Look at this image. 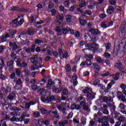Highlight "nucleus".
<instances>
[{"instance_id": "nucleus-8", "label": "nucleus", "mask_w": 126, "mask_h": 126, "mask_svg": "<svg viewBox=\"0 0 126 126\" xmlns=\"http://www.w3.org/2000/svg\"><path fill=\"white\" fill-rule=\"evenodd\" d=\"M117 98L120 101H122L123 103H125V100H126V96L124 95V94L121 92H118L117 93Z\"/></svg>"}, {"instance_id": "nucleus-48", "label": "nucleus", "mask_w": 126, "mask_h": 126, "mask_svg": "<svg viewBox=\"0 0 126 126\" xmlns=\"http://www.w3.org/2000/svg\"><path fill=\"white\" fill-rule=\"evenodd\" d=\"M16 74L17 76H20L21 74V71L19 68H16Z\"/></svg>"}, {"instance_id": "nucleus-19", "label": "nucleus", "mask_w": 126, "mask_h": 126, "mask_svg": "<svg viewBox=\"0 0 126 126\" xmlns=\"http://www.w3.org/2000/svg\"><path fill=\"white\" fill-rule=\"evenodd\" d=\"M95 59L96 60V62L100 64H103L104 63H105V61L102 59L101 57H97L95 58Z\"/></svg>"}, {"instance_id": "nucleus-12", "label": "nucleus", "mask_w": 126, "mask_h": 126, "mask_svg": "<svg viewBox=\"0 0 126 126\" xmlns=\"http://www.w3.org/2000/svg\"><path fill=\"white\" fill-rule=\"evenodd\" d=\"M15 97V92H12L7 97V101H12Z\"/></svg>"}, {"instance_id": "nucleus-33", "label": "nucleus", "mask_w": 126, "mask_h": 126, "mask_svg": "<svg viewBox=\"0 0 126 126\" xmlns=\"http://www.w3.org/2000/svg\"><path fill=\"white\" fill-rule=\"evenodd\" d=\"M67 58H68V53H67V51H64L63 54L62 59H67Z\"/></svg>"}, {"instance_id": "nucleus-37", "label": "nucleus", "mask_w": 126, "mask_h": 126, "mask_svg": "<svg viewBox=\"0 0 126 126\" xmlns=\"http://www.w3.org/2000/svg\"><path fill=\"white\" fill-rule=\"evenodd\" d=\"M117 68L119 69V70L123 71L124 70V67H123V65H122V63H117Z\"/></svg>"}, {"instance_id": "nucleus-63", "label": "nucleus", "mask_w": 126, "mask_h": 126, "mask_svg": "<svg viewBox=\"0 0 126 126\" xmlns=\"http://www.w3.org/2000/svg\"><path fill=\"white\" fill-rule=\"evenodd\" d=\"M26 66H27V63L25 61L22 62L21 67H26Z\"/></svg>"}, {"instance_id": "nucleus-7", "label": "nucleus", "mask_w": 126, "mask_h": 126, "mask_svg": "<svg viewBox=\"0 0 126 126\" xmlns=\"http://www.w3.org/2000/svg\"><path fill=\"white\" fill-rule=\"evenodd\" d=\"M41 100L44 103H50L52 101H55V96L52 95L51 96H48L45 97L44 96H41Z\"/></svg>"}, {"instance_id": "nucleus-56", "label": "nucleus", "mask_w": 126, "mask_h": 126, "mask_svg": "<svg viewBox=\"0 0 126 126\" xmlns=\"http://www.w3.org/2000/svg\"><path fill=\"white\" fill-rule=\"evenodd\" d=\"M41 122L44 124L45 126H49L50 125V122L48 121V120H43V119H41Z\"/></svg>"}, {"instance_id": "nucleus-41", "label": "nucleus", "mask_w": 126, "mask_h": 126, "mask_svg": "<svg viewBox=\"0 0 126 126\" xmlns=\"http://www.w3.org/2000/svg\"><path fill=\"white\" fill-rule=\"evenodd\" d=\"M40 111L42 115H45V114H47V113H48V110L44 108H40Z\"/></svg>"}, {"instance_id": "nucleus-64", "label": "nucleus", "mask_w": 126, "mask_h": 126, "mask_svg": "<svg viewBox=\"0 0 126 126\" xmlns=\"http://www.w3.org/2000/svg\"><path fill=\"white\" fill-rule=\"evenodd\" d=\"M80 105L82 106V107H84L85 106H86V102L84 101H81L80 102Z\"/></svg>"}, {"instance_id": "nucleus-27", "label": "nucleus", "mask_w": 126, "mask_h": 126, "mask_svg": "<svg viewBox=\"0 0 126 126\" xmlns=\"http://www.w3.org/2000/svg\"><path fill=\"white\" fill-rule=\"evenodd\" d=\"M113 76V78L114 80H118L120 78V73L117 72L115 74L111 75Z\"/></svg>"}, {"instance_id": "nucleus-42", "label": "nucleus", "mask_w": 126, "mask_h": 126, "mask_svg": "<svg viewBox=\"0 0 126 126\" xmlns=\"http://www.w3.org/2000/svg\"><path fill=\"white\" fill-rule=\"evenodd\" d=\"M33 117L35 118H39L40 117V113L38 111L33 112Z\"/></svg>"}, {"instance_id": "nucleus-38", "label": "nucleus", "mask_w": 126, "mask_h": 126, "mask_svg": "<svg viewBox=\"0 0 126 126\" xmlns=\"http://www.w3.org/2000/svg\"><path fill=\"white\" fill-rule=\"evenodd\" d=\"M93 64L94 68V69H98V70H100L101 67H100V66H99V65H98L97 63H94Z\"/></svg>"}, {"instance_id": "nucleus-44", "label": "nucleus", "mask_w": 126, "mask_h": 126, "mask_svg": "<svg viewBox=\"0 0 126 126\" xmlns=\"http://www.w3.org/2000/svg\"><path fill=\"white\" fill-rule=\"evenodd\" d=\"M65 69L67 72L70 71V70H71V67H70V65L68 64H66L65 66Z\"/></svg>"}, {"instance_id": "nucleus-47", "label": "nucleus", "mask_w": 126, "mask_h": 126, "mask_svg": "<svg viewBox=\"0 0 126 126\" xmlns=\"http://www.w3.org/2000/svg\"><path fill=\"white\" fill-rule=\"evenodd\" d=\"M119 108L121 109V113H122L123 111L125 110V105L123 103H120L119 105Z\"/></svg>"}, {"instance_id": "nucleus-9", "label": "nucleus", "mask_w": 126, "mask_h": 126, "mask_svg": "<svg viewBox=\"0 0 126 126\" xmlns=\"http://www.w3.org/2000/svg\"><path fill=\"white\" fill-rule=\"evenodd\" d=\"M94 98H95V94H94L92 91L87 94V99L88 101H92Z\"/></svg>"}, {"instance_id": "nucleus-35", "label": "nucleus", "mask_w": 126, "mask_h": 126, "mask_svg": "<svg viewBox=\"0 0 126 126\" xmlns=\"http://www.w3.org/2000/svg\"><path fill=\"white\" fill-rule=\"evenodd\" d=\"M65 18L67 22H70L72 19V17L70 15H67L65 16Z\"/></svg>"}, {"instance_id": "nucleus-50", "label": "nucleus", "mask_w": 126, "mask_h": 126, "mask_svg": "<svg viewBox=\"0 0 126 126\" xmlns=\"http://www.w3.org/2000/svg\"><path fill=\"white\" fill-rule=\"evenodd\" d=\"M15 31L11 32H9V34L10 35V37H11V38H14V37H15Z\"/></svg>"}, {"instance_id": "nucleus-46", "label": "nucleus", "mask_w": 126, "mask_h": 126, "mask_svg": "<svg viewBox=\"0 0 126 126\" xmlns=\"http://www.w3.org/2000/svg\"><path fill=\"white\" fill-rule=\"evenodd\" d=\"M11 58H12L14 61H15V60H17V56L14 53H12L11 54Z\"/></svg>"}, {"instance_id": "nucleus-14", "label": "nucleus", "mask_w": 126, "mask_h": 126, "mask_svg": "<svg viewBox=\"0 0 126 126\" xmlns=\"http://www.w3.org/2000/svg\"><path fill=\"white\" fill-rule=\"evenodd\" d=\"M70 109L71 110H80V109H81V106L80 105L76 104L75 103H73L70 106Z\"/></svg>"}, {"instance_id": "nucleus-18", "label": "nucleus", "mask_w": 126, "mask_h": 126, "mask_svg": "<svg viewBox=\"0 0 126 126\" xmlns=\"http://www.w3.org/2000/svg\"><path fill=\"white\" fill-rule=\"evenodd\" d=\"M92 90V89H91V88L86 87L82 90V92L84 94H88Z\"/></svg>"}, {"instance_id": "nucleus-20", "label": "nucleus", "mask_w": 126, "mask_h": 126, "mask_svg": "<svg viewBox=\"0 0 126 126\" xmlns=\"http://www.w3.org/2000/svg\"><path fill=\"white\" fill-rule=\"evenodd\" d=\"M14 63V61L13 60H11L9 61H8L7 62V66H9L10 67H11L12 69H13V64Z\"/></svg>"}, {"instance_id": "nucleus-62", "label": "nucleus", "mask_w": 126, "mask_h": 126, "mask_svg": "<svg viewBox=\"0 0 126 126\" xmlns=\"http://www.w3.org/2000/svg\"><path fill=\"white\" fill-rule=\"evenodd\" d=\"M63 93L64 95H67V94H68V90H67V89H64L63 90Z\"/></svg>"}, {"instance_id": "nucleus-21", "label": "nucleus", "mask_w": 126, "mask_h": 126, "mask_svg": "<svg viewBox=\"0 0 126 126\" xmlns=\"http://www.w3.org/2000/svg\"><path fill=\"white\" fill-rule=\"evenodd\" d=\"M1 104L3 107H5V109H6V110H8V109H9V107H11L12 106L10 103L6 104V103L2 102Z\"/></svg>"}, {"instance_id": "nucleus-61", "label": "nucleus", "mask_w": 126, "mask_h": 126, "mask_svg": "<svg viewBox=\"0 0 126 126\" xmlns=\"http://www.w3.org/2000/svg\"><path fill=\"white\" fill-rule=\"evenodd\" d=\"M77 94V91L75 90H73L71 91V94L73 96H76V94Z\"/></svg>"}, {"instance_id": "nucleus-30", "label": "nucleus", "mask_w": 126, "mask_h": 126, "mask_svg": "<svg viewBox=\"0 0 126 126\" xmlns=\"http://www.w3.org/2000/svg\"><path fill=\"white\" fill-rule=\"evenodd\" d=\"M125 30H120L119 31V36L120 38H124L125 35Z\"/></svg>"}, {"instance_id": "nucleus-45", "label": "nucleus", "mask_w": 126, "mask_h": 126, "mask_svg": "<svg viewBox=\"0 0 126 126\" xmlns=\"http://www.w3.org/2000/svg\"><path fill=\"white\" fill-rule=\"evenodd\" d=\"M120 45H121V47L122 45L126 46V38H124L121 40V43Z\"/></svg>"}, {"instance_id": "nucleus-28", "label": "nucleus", "mask_w": 126, "mask_h": 126, "mask_svg": "<svg viewBox=\"0 0 126 126\" xmlns=\"http://www.w3.org/2000/svg\"><path fill=\"white\" fill-rule=\"evenodd\" d=\"M69 30H70V28L67 27L66 28L63 29L62 32L64 35H66V34H67V32H69Z\"/></svg>"}, {"instance_id": "nucleus-23", "label": "nucleus", "mask_w": 126, "mask_h": 126, "mask_svg": "<svg viewBox=\"0 0 126 126\" xmlns=\"http://www.w3.org/2000/svg\"><path fill=\"white\" fill-rule=\"evenodd\" d=\"M95 45H96V42H93L91 45V48L92 50H93L94 52H96V51L98 50V48L96 47Z\"/></svg>"}, {"instance_id": "nucleus-52", "label": "nucleus", "mask_w": 126, "mask_h": 126, "mask_svg": "<svg viewBox=\"0 0 126 126\" xmlns=\"http://www.w3.org/2000/svg\"><path fill=\"white\" fill-rule=\"evenodd\" d=\"M85 1H82L81 3L79 5V6L80 8H82V7H84L85 6Z\"/></svg>"}, {"instance_id": "nucleus-13", "label": "nucleus", "mask_w": 126, "mask_h": 126, "mask_svg": "<svg viewBox=\"0 0 126 126\" xmlns=\"http://www.w3.org/2000/svg\"><path fill=\"white\" fill-rule=\"evenodd\" d=\"M36 102L33 101H30L29 102L26 103L25 104V109L27 111H29V109H30L31 106L33 105H35Z\"/></svg>"}, {"instance_id": "nucleus-22", "label": "nucleus", "mask_w": 126, "mask_h": 126, "mask_svg": "<svg viewBox=\"0 0 126 126\" xmlns=\"http://www.w3.org/2000/svg\"><path fill=\"white\" fill-rule=\"evenodd\" d=\"M36 32H35V31L33 30H31L30 29H29V30L27 32V34H28V35H30L31 36H33L35 33H36Z\"/></svg>"}, {"instance_id": "nucleus-43", "label": "nucleus", "mask_w": 126, "mask_h": 126, "mask_svg": "<svg viewBox=\"0 0 126 126\" xmlns=\"http://www.w3.org/2000/svg\"><path fill=\"white\" fill-rule=\"evenodd\" d=\"M107 52L108 51H105L104 54V57L106 58V59H110L111 58V54H109Z\"/></svg>"}, {"instance_id": "nucleus-31", "label": "nucleus", "mask_w": 126, "mask_h": 126, "mask_svg": "<svg viewBox=\"0 0 126 126\" xmlns=\"http://www.w3.org/2000/svg\"><path fill=\"white\" fill-rule=\"evenodd\" d=\"M74 77H72V79H73V84L74 86H76L77 84H78V82H77V76L75 75V79Z\"/></svg>"}, {"instance_id": "nucleus-55", "label": "nucleus", "mask_w": 126, "mask_h": 126, "mask_svg": "<svg viewBox=\"0 0 126 126\" xmlns=\"http://www.w3.org/2000/svg\"><path fill=\"white\" fill-rule=\"evenodd\" d=\"M51 15H52V16H55V15H56V13H57V10H56L55 8H53L51 10Z\"/></svg>"}, {"instance_id": "nucleus-51", "label": "nucleus", "mask_w": 126, "mask_h": 126, "mask_svg": "<svg viewBox=\"0 0 126 126\" xmlns=\"http://www.w3.org/2000/svg\"><path fill=\"white\" fill-rule=\"evenodd\" d=\"M80 24L82 25V26H84L85 24H86V20L81 19L80 20Z\"/></svg>"}, {"instance_id": "nucleus-24", "label": "nucleus", "mask_w": 126, "mask_h": 126, "mask_svg": "<svg viewBox=\"0 0 126 126\" xmlns=\"http://www.w3.org/2000/svg\"><path fill=\"white\" fill-rule=\"evenodd\" d=\"M91 50H92V49H91V48H88L83 49L82 51L83 52H84L86 56H87V55H88V54H89V53L91 52Z\"/></svg>"}, {"instance_id": "nucleus-39", "label": "nucleus", "mask_w": 126, "mask_h": 126, "mask_svg": "<svg viewBox=\"0 0 126 126\" xmlns=\"http://www.w3.org/2000/svg\"><path fill=\"white\" fill-rule=\"evenodd\" d=\"M62 91H63V89H59V88H57L53 89V92L54 93H57V94L60 93V92H62Z\"/></svg>"}, {"instance_id": "nucleus-6", "label": "nucleus", "mask_w": 126, "mask_h": 126, "mask_svg": "<svg viewBox=\"0 0 126 126\" xmlns=\"http://www.w3.org/2000/svg\"><path fill=\"white\" fill-rule=\"evenodd\" d=\"M11 11H16L17 10L19 12H27L28 10L24 8H19L18 6H13L9 8Z\"/></svg>"}, {"instance_id": "nucleus-40", "label": "nucleus", "mask_w": 126, "mask_h": 126, "mask_svg": "<svg viewBox=\"0 0 126 126\" xmlns=\"http://www.w3.org/2000/svg\"><path fill=\"white\" fill-rule=\"evenodd\" d=\"M6 41V38L4 37V35H2L0 37V43H3Z\"/></svg>"}, {"instance_id": "nucleus-2", "label": "nucleus", "mask_w": 126, "mask_h": 126, "mask_svg": "<svg viewBox=\"0 0 126 126\" xmlns=\"http://www.w3.org/2000/svg\"><path fill=\"white\" fill-rule=\"evenodd\" d=\"M109 121H110V124L113 125L115 124V121L113 119H111L109 116L103 117L102 118H99L97 122L99 124H102L100 126H109Z\"/></svg>"}, {"instance_id": "nucleus-54", "label": "nucleus", "mask_w": 126, "mask_h": 126, "mask_svg": "<svg viewBox=\"0 0 126 126\" xmlns=\"http://www.w3.org/2000/svg\"><path fill=\"white\" fill-rule=\"evenodd\" d=\"M55 6V5L54 4V3L52 1H49V5H48V8H50V9H52V7H54Z\"/></svg>"}, {"instance_id": "nucleus-34", "label": "nucleus", "mask_w": 126, "mask_h": 126, "mask_svg": "<svg viewBox=\"0 0 126 126\" xmlns=\"http://www.w3.org/2000/svg\"><path fill=\"white\" fill-rule=\"evenodd\" d=\"M64 17L63 16V15H61L60 14H58L56 16V19L58 20H63Z\"/></svg>"}, {"instance_id": "nucleus-49", "label": "nucleus", "mask_w": 126, "mask_h": 126, "mask_svg": "<svg viewBox=\"0 0 126 126\" xmlns=\"http://www.w3.org/2000/svg\"><path fill=\"white\" fill-rule=\"evenodd\" d=\"M25 37H26V35H25L24 33L21 34L17 36V38H20V39H21V40H23V39H24V38H25Z\"/></svg>"}, {"instance_id": "nucleus-1", "label": "nucleus", "mask_w": 126, "mask_h": 126, "mask_svg": "<svg viewBox=\"0 0 126 126\" xmlns=\"http://www.w3.org/2000/svg\"><path fill=\"white\" fill-rule=\"evenodd\" d=\"M117 43H120L119 39L115 40L114 42V48L113 55L114 57H117L119 54H125L126 52V45L121 46V44H118Z\"/></svg>"}, {"instance_id": "nucleus-32", "label": "nucleus", "mask_w": 126, "mask_h": 126, "mask_svg": "<svg viewBox=\"0 0 126 126\" xmlns=\"http://www.w3.org/2000/svg\"><path fill=\"white\" fill-rule=\"evenodd\" d=\"M34 42L35 44L38 45H40L41 43H44V41L42 40H40L38 38H35Z\"/></svg>"}, {"instance_id": "nucleus-53", "label": "nucleus", "mask_w": 126, "mask_h": 126, "mask_svg": "<svg viewBox=\"0 0 126 126\" xmlns=\"http://www.w3.org/2000/svg\"><path fill=\"white\" fill-rule=\"evenodd\" d=\"M84 110L85 111H87V112H90V107H89V106L86 105L85 106L83 107Z\"/></svg>"}, {"instance_id": "nucleus-16", "label": "nucleus", "mask_w": 126, "mask_h": 126, "mask_svg": "<svg viewBox=\"0 0 126 126\" xmlns=\"http://www.w3.org/2000/svg\"><path fill=\"white\" fill-rule=\"evenodd\" d=\"M112 12L115 11V8L113 6H109L107 10V12L108 14H112V12Z\"/></svg>"}, {"instance_id": "nucleus-17", "label": "nucleus", "mask_w": 126, "mask_h": 126, "mask_svg": "<svg viewBox=\"0 0 126 126\" xmlns=\"http://www.w3.org/2000/svg\"><path fill=\"white\" fill-rule=\"evenodd\" d=\"M55 118H56V119H57V120H60L61 119L60 113H58L55 115H51V120H52V121L55 120Z\"/></svg>"}, {"instance_id": "nucleus-11", "label": "nucleus", "mask_w": 126, "mask_h": 126, "mask_svg": "<svg viewBox=\"0 0 126 126\" xmlns=\"http://www.w3.org/2000/svg\"><path fill=\"white\" fill-rule=\"evenodd\" d=\"M89 32H90L91 34L95 35H100V34H101V32H100L98 29H91L89 30Z\"/></svg>"}, {"instance_id": "nucleus-26", "label": "nucleus", "mask_w": 126, "mask_h": 126, "mask_svg": "<svg viewBox=\"0 0 126 126\" xmlns=\"http://www.w3.org/2000/svg\"><path fill=\"white\" fill-rule=\"evenodd\" d=\"M16 81V86H17V85H20V88L22 87V80H21V78H19Z\"/></svg>"}, {"instance_id": "nucleus-60", "label": "nucleus", "mask_w": 126, "mask_h": 126, "mask_svg": "<svg viewBox=\"0 0 126 126\" xmlns=\"http://www.w3.org/2000/svg\"><path fill=\"white\" fill-rule=\"evenodd\" d=\"M110 74H111L110 73H109V71H107L105 73H104L103 74H101V76H103V77H105V76H109V75H110Z\"/></svg>"}, {"instance_id": "nucleus-25", "label": "nucleus", "mask_w": 126, "mask_h": 126, "mask_svg": "<svg viewBox=\"0 0 126 126\" xmlns=\"http://www.w3.org/2000/svg\"><path fill=\"white\" fill-rule=\"evenodd\" d=\"M120 30H124V31L126 30V21H124L121 23Z\"/></svg>"}, {"instance_id": "nucleus-15", "label": "nucleus", "mask_w": 126, "mask_h": 126, "mask_svg": "<svg viewBox=\"0 0 126 126\" xmlns=\"http://www.w3.org/2000/svg\"><path fill=\"white\" fill-rule=\"evenodd\" d=\"M103 111V114L104 115H109V110H108V105L105 104L101 107Z\"/></svg>"}, {"instance_id": "nucleus-29", "label": "nucleus", "mask_w": 126, "mask_h": 126, "mask_svg": "<svg viewBox=\"0 0 126 126\" xmlns=\"http://www.w3.org/2000/svg\"><path fill=\"white\" fill-rule=\"evenodd\" d=\"M10 111H17V112H19L20 111H21V108L17 107L16 106H13L11 108H10Z\"/></svg>"}, {"instance_id": "nucleus-57", "label": "nucleus", "mask_w": 126, "mask_h": 126, "mask_svg": "<svg viewBox=\"0 0 126 126\" xmlns=\"http://www.w3.org/2000/svg\"><path fill=\"white\" fill-rule=\"evenodd\" d=\"M23 50H24V51H25V52H26V53H27V54H31V52H30V48H26V47H24L23 48Z\"/></svg>"}, {"instance_id": "nucleus-36", "label": "nucleus", "mask_w": 126, "mask_h": 126, "mask_svg": "<svg viewBox=\"0 0 126 126\" xmlns=\"http://www.w3.org/2000/svg\"><path fill=\"white\" fill-rule=\"evenodd\" d=\"M111 47H112V46L110 43H107L105 44L106 52H108L109 50L111 49Z\"/></svg>"}, {"instance_id": "nucleus-59", "label": "nucleus", "mask_w": 126, "mask_h": 126, "mask_svg": "<svg viewBox=\"0 0 126 126\" xmlns=\"http://www.w3.org/2000/svg\"><path fill=\"white\" fill-rule=\"evenodd\" d=\"M86 63L87 65H91L92 63L91 62V60L90 59H87L86 61Z\"/></svg>"}, {"instance_id": "nucleus-5", "label": "nucleus", "mask_w": 126, "mask_h": 126, "mask_svg": "<svg viewBox=\"0 0 126 126\" xmlns=\"http://www.w3.org/2000/svg\"><path fill=\"white\" fill-rule=\"evenodd\" d=\"M7 94V93H9L11 92V88L10 87H6V88L2 87L1 88V91H0V97L2 98L3 97V94Z\"/></svg>"}, {"instance_id": "nucleus-58", "label": "nucleus", "mask_w": 126, "mask_h": 126, "mask_svg": "<svg viewBox=\"0 0 126 126\" xmlns=\"http://www.w3.org/2000/svg\"><path fill=\"white\" fill-rule=\"evenodd\" d=\"M9 119H10V116L8 115H6L3 119L1 120V122H2L3 121H7L9 120Z\"/></svg>"}, {"instance_id": "nucleus-4", "label": "nucleus", "mask_w": 126, "mask_h": 126, "mask_svg": "<svg viewBox=\"0 0 126 126\" xmlns=\"http://www.w3.org/2000/svg\"><path fill=\"white\" fill-rule=\"evenodd\" d=\"M31 59V62L32 63H34V65H32L31 66L32 70H36L38 68L37 63H38V56L34 55Z\"/></svg>"}, {"instance_id": "nucleus-10", "label": "nucleus", "mask_w": 126, "mask_h": 126, "mask_svg": "<svg viewBox=\"0 0 126 126\" xmlns=\"http://www.w3.org/2000/svg\"><path fill=\"white\" fill-rule=\"evenodd\" d=\"M101 99L103 102L107 103V104H108V103L113 102V97L111 96L107 97L103 96L101 97Z\"/></svg>"}, {"instance_id": "nucleus-3", "label": "nucleus", "mask_w": 126, "mask_h": 126, "mask_svg": "<svg viewBox=\"0 0 126 126\" xmlns=\"http://www.w3.org/2000/svg\"><path fill=\"white\" fill-rule=\"evenodd\" d=\"M56 107L60 113H62L64 116H66L67 114L66 113V108L67 109H69V103L62 102L57 104Z\"/></svg>"}]
</instances>
